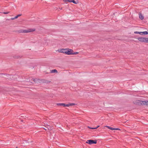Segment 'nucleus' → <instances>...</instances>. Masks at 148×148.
<instances>
[{
	"instance_id": "17",
	"label": "nucleus",
	"mask_w": 148,
	"mask_h": 148,
	"mask_svg": "<svg viewBox=\"0 0 148 148\" xmlns=\"http://www.w3.org/2000/svg\"><path fill=\"white\" fill-rule=\"evenodd\" d=\"M9 13V12H3V13L4 14H8Z\"/></svg>"
},
{
	"instance_id": "22",
	"label": "nucleus",
	"mask_w": 148,
	"mask_h": 148,
	"mask_svg": "<svg viewBox=\"0 0 148 148\" xmlns=\"http://www.w3.org/2000/svg\"><path fill=\"white\" fill-rule=\"evenodd\" d=\"M45 129L46 130H46V129Z\"/></svg>"
},
{
	"instance_id": "18",
	"label": "nucleus",
	"mask_w": 148,
	"mask_h": 148,
	"mask_svg": "<svg viewBox=\"0 0 148 148\" xmlns=\"http://www.w3.org/2000/svg\"><path fill=\"white\" fill-rule=\"evenodd\" d=\"M16 58H21V57L20 56H18L17 57H16Z\"/></svg>"
},
{
	"instance_id": "19",
	"label": "nucleus",
	"mask_w": 148,
	"mask_h": 148,
	"mask_svg": "<svg viewBox=\"0 0 148 148\" xmlns=\"http://www.w3.org/2000/svg\"><path fill=\"white\" fill-rule=\"evenodd\" d=\"M16 19V18H14H14H11V19H12V20H14V19Z\"/></svg>"
},
{
	"instance_id": "13",
	"label": "nucleus",
	"mask_w": 148,
	"mask_h": 148,
	"mask_svg": "<svg viewBox=\"0 0 148 148\" xmlns=\"http://www.w3.org/2000/svg\"><path fill=\"white\" fill-rule=\"evenodd\" d=\"M99 127V126H97V127H95V128H90V127H88L89 128H90V129H97V128H98Z\"/></svg>"
},
{
	"instance_id": "5",
	"label": "nucleus",
	"mask_w": 148,
	"mask_h": 148,
	"mask_svg": "<svg viewBox=\"0 0 148 148\" xmlns=\"http://www.w3.org/2000/svg\"><path fill=\"white\" fill-rule=\"evenodd\" d=\"M86 143L90 145L92 144H96L97 143V140H87Z\"/></svg>"
},
{
	"instance_id": "12",
	"label": "nucleus",
	"mask_w": 148,
	"mask_h": 148,
	"mask_svg": "<svg viewBox=\"0 0 148 148\" xmlns=\"http://www.w3.org/2000/svg\"><path fill=\"white\" fill-rule=\"evenodd\" d=\"M51 73H58V71L56 69H53V70H52L51 71Z\"/></svg>"
},
{
	"instance_id": "11",
	"label": "nucleus",
	"mask_w": 148,
	"mask_h": 148,
	"mask_svg": "<svg viewBox=\"0 0 148 148\" xmlns=\"http://www.w3.org/2000/svg\"><path fill=\"white\" fill-rule=\"evenodd\" d=\"M139 18L141 20H143L144 18V16L141 14V13H139Z\"/></svg>"
},
{
	"instance_id": "6",
	"label": "nucleus",
	"mask_w": 148,
	"mask_h": 148,
	"mask_svg": "<svg viewBox=\"0 0 148 148\" xmlns=\"http://www.w3.org/2000/svg\"><path fill=\"white\" fill-rule=\"evenodd\" d=\"M134 33L136 34H139L141 35H145L147 34V31H144L143 32H135Z\"/></svg>"
},
{
	"instance_id": "21",
	"label": "nucleus",
	"mask_w": 148,
	"mask_h": 148,
	"mask_svg": "<svg viewBox=\"0 0 148 148\" xmlns=\"http://www.w3.org/2000/svg\"><path fill=\"white\" fill-rule=\"evenodd\" d=\"M35 79H34V82H35Z\"/></svg>"
},
{
	"instance_id": "15",
	"label": "nucleus",
	"mask_w": 148,
	"mask_h": 148,
	"mask_svg": "<svg viewBox=\"0 0 148 148\" xmlns=\"http://www.w3.org/2000/svg\"><path fill=\"white\" fill-rule=\"evenodd\" d=\"M21 15L20 14L16 16H15L14 17V18H16H16H17L18 17L21 16Z\"/></svg>"
},
{
	"instance_id": "7",
	"label": "nucleus",
	"mask_w": 148,
	"mask_h": 148,
	"mask_svg": "<svg viewBox=\"0 0 148 148\" xmlns=\"http://www.w3.org/2000/svg\"><path fill=\"white\" fill-rule=\"evenodd\" d=\"M63 1L65 2L66 3L67 2H73V3L77 4L78 3V1H75L74 0H63Z\"/></svg>"
},
{
	"instance_id": "2",
	"label": "nucleus",
	"mask_w": 148,
	"mask_h": 148,
	"mask_svg": "<svg viewBox=\"0 0 148 148\" xmlns=\"http://www.w3.org/2000/svg\"><path fill=\"white\" fill-rule=\"evenodd\" d=\"M137 39L140 42L148 43V38L140 37L138 38Z\"/></svg>"
},
{
	"instance_id": "23",
	"label": "nucleus",
	"mask_w": 148,
	"mask_h": 148,
	"mask_svg": "<svg viewBox=\"0 0 148 148\" xmlns=\"http://www.w3.org/2000/svg\"><path fill=\"white\" fill-rule=\"evenodd\" d=\"M16 148H17V147H16Z\"/></svg>"
},
{
	"instance_id": "3",
	"label": "nucleus",
	"mask_w": 148,
	"mask_h": 148,
	"mask_svg": "<svg viewBox=\"0 0 148 148\" xmlns=\"http://www.w3.org/2000/svg\"><path fill=\"white\" fill-rule=\"evenodd\" d=\"M57 105L58 106H63L64 107H69L70 106H74L75 105V104L74 103H71L68 104H65V103H57Z\"/></svg>"
},
{
	"instance_id": "14",
	"label": "nucleus",
	"mask_w": 148,
	"mask_h": 148,
	"mask_svg": "<svg viewBox=\"0 0 148 148\" xmlns=\"http://www.w3.org/2000/svg\"><path fill=\"white\" fill-rule=\"evenodd\" d=\"M78 53H79L78 52H73V55H76L78 54Z\"/></svg>"
},
{
	"instance_id": "9",
	"label": "nucleus",
	"mask_w": 148,
	"mask_h": 148,
	"mask_svg": "<svg viewBox=\"0 0 148 148\" xmlns=\"http://www.w3.org/2000/svg\"><path fill=\"white\" fill-rule=\"evenodd\" d=\"M67 49H61L58 50L59 51L60 53H62L66 54Z\"/></svg>"
},
{
	"instance_id": "10",
	"label": "nucleus",
	"mask_w": 148,
	"mask_h": 148,
	"mask_svg": "<svg viewBox=\"0 0 148 148\" xmlns=\"http://www.w3.org/2000/svg\"><path fill=\"white\" fill-rule=\"evenodd\" d=\"M105 127L108 128L109 129L111 130H120V129L119 128H114L107 126H106Z\"/></svg>"
},
{
	"instance_id": "8",
	"label": "nucleus",
	"mask_w": 148,
	"mask_h": 148,
	"mask_svg": "<svg viewBox=\"0 0 148 148\" xmlns=\"http://www.w3.org/2000/svg\"><path fill=\"white\" fill-rule=\"evenodd\" d=\"M73 51L72 49H67L66 54L68 55H73Z\"/></svg>"
},
{
	"instance_id": "1",
	"label": "nucleus",
	"mask_w": 148,
	"mask_h": 148,
	"mask_svg": "<svg viewBox=\"0 0 148 148\" xmlns=\"http://www.w3.org/2000/svg\"><path fill=\"white\" fill-rule=\"evenodd\" d=\"M36 29L34 28H31L26 30L21 29L17 32L19 33H27L35 31Z\"/></svg>"
},
{
	"instance_id": "16",
	"label": "nucleus",
	"mask_w": 148,
	"mask_h": 148,
	"mask_svg": "<svg viewBox=\"0 0 148 148\" xmlns=\"http://www.w3.org/2000/svg\"><path fill=\"white\" fill-rule=\"evenodd\" d=\"M47 125V128L48 129V130H49V129H51V127H50V126L49 125Z\"/></svg>"
},
{
	"instance_id": "20",
	"label": "nucleus",
	"mask_w": 148,
	"mask_h": 148,
	"mask_svg": "<svg viewBox=\"0 0 148 148\" xmlns=\"http://www.w3.org/2000/svg\"><path fill=\"white\" fill-rule=\"evenodd\" d=\"M47 83H49L50 82L49 81H47Z\"/></svg>"
},
{
	"instance_id": "4",
	"label": "nucleus",
	"mask_w": 148,
	"mask_h": 148,
	"mask_svg": "<svg viewBox=\"0 0 148 148\" xmlns=\"http://www.w3.org/2000/svg\"><path fill=\"white\" fill-rule=\"evenodd\" d=\"M140 103L141 104H143L144 105H147L148 106V101H140L138 100L136 104H139Z\"/></svg>"
}]
</instances>
